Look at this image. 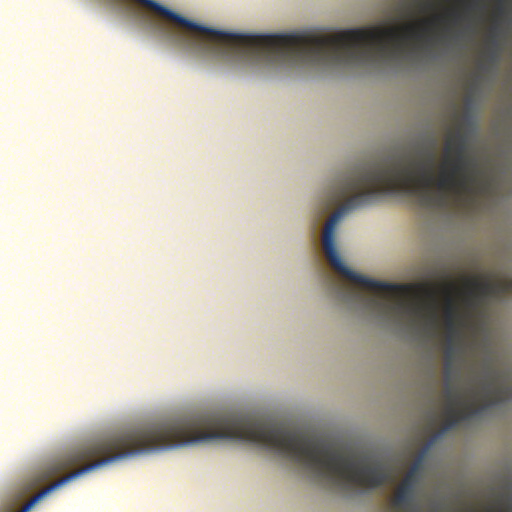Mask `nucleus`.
I'll return each instance as SVG.
<instances>
[{"label": "nucleus", "mask_w": 512, "mask_h": 512, "mask_svg": "<svg viewBox=\"0 0 512 512\" xmlns=\"http://www.w3.org/2000/svg\"><path fill=\"white\" fill-rule=\"evenodd\" d=\"M433 153L428 151L426 161L410 158H383L359 164L342 175L330 193L325 209L339 201L344 204L326 221L322 235L324 254L337 273L356 285L374 291L364 293L358 288H346L344 298L358 304L368 312L394 318L398 321L436 320L435 295L411 284H389L383 280L367 278L345 266L335 244V229L346 212L371 205L382 195L407 193L417 198L423 208H442L451 194H461V127L448 134L444 156L438 175L432 174Z\"/></svg>", "instance_id": "1"}, {"label": "nucleus", "mask_w": 512, "mask_h": 512, "mask_svg": "<svg viewBox=\"0 0 512 512\" xmlns=\"http://www.w3.org/2000/svg\"><path fill=\"white\" fill-rule=\"evenodd\" d=\"M132 16L159 29L189 48L212 46L223 57L239 61V33H227L201 26L155 0H116Z\"/></svg>", "instance_id": "2"}, {"label": "nucleus", "mask_w": 512, "mask_h": 512, "mask_svg": "<svg viewBox=\"0 0 512 512\" xmlns=\"http://www.w3.org/2000/svg\"><path fill=\"white\" fill-rule=\"evenodd\" d=\"M463 294L467 309H477L488 297L512 294V278L502 280L468 278L463 282Z\"/></svg>", "instance_id": "3"}, {"label": "nucleus", "mask_w": 512, "mask_h": 512, "mask_svg": "<svg viewBox=\"0 0 512 512\" xmlns=\"http://www.w3.org/2000/svg\"><path fill=\"white\" fill-rule=\"evenodd\" d=\"M446 395L448 399V406L445 411V431H447V429L457 427L462 420L475 416V414H479L482 410L474 407L473 403H463V401H461V397L453 392L450 385L447 386Z\"/></svg>", "instance_id": "4"}, {"label": "nucleus", "mask_w": 512, "mask_h": 512, "mask_svg": "<svg viewBox=\"0 0 512 512\" xmlns=\"http://www.w3.org/2000/svg\"><path fill=\"white\" fill-rule=\"evenodd\" d=\"M457 292L461 295L462 300L465 304L463 287L459 288L455 284H447L444 287L445 293V306H444V320L446 328L449 333L455 334L458 331L459 324L461 322V312L456 302L455 294Z\"/></svg>", "instance_id": "5"}, {"label": "nucleus", "mask_w": 512, "mask_h": 512, "mask_svg": "<svg viewBox=\"0 0 512 512\" xmlns=\"http://www.w3.org/2000/svg\"><path fill=\"white\" fill-rule=\"evenodd\" d=\"M484 397L487 400L486 405L498 404V402L505 401V399L512 398V385L499 386V388L491 389L490 385L485 383L483 385Z\"/></svg>", "instance_id": "6"}, {"label": "nucleus", "mask_w": 512, "mask_h": 512, "mask_svg": "<svg viewBox=\"0 0 512 512\" xmlns=\"http://www.w3.org/2000/svg\"><path fill=\"white\" fill-rule=\"evenodd\" d=\"M413 504V493L405 482L404 478L395 492L393 506L395 508L408 509Z\"/></svg>", "instance_id": "7"}, {"label": "nucleus", "mask_w": 512, "mask_h": 512, "mask_svg": "<svg viewBox=\"0 0 512 512\" xmlns=\"http://www.w3.org/2000/svg\"><path fill=\"white\" fill-rule=\"evenodd\" d=\"M421 468V459L416 460L410 469L408 470L406 476L404 477L405 482L410 488L412 494L414 493V488L417 481V474Z\"/></svg>", "instance_id": "8"}, {"label": "nucleus", "mask_w": 512, "mask_h": 512, "mask_svg": "<svg viewBox=\"0 0 512 512\" xmlns=\"http://www.w3.org/2000/svg\"><path fill=\"white\" fill-rule=\"evenodd\" d=\"M487 58L490 63H497L499 58L498 43L494 34L491 36V46L487 52Z\"/></svg>", "instance_id": "9"}, {"label": "nucleus", "mask_w": 512, "mask_h": 512, "mask_svg": "<svg viewBox=\"0 0 512 512\" xmlns=\"http://www.w3.org/2000/svg\"><path fill=\"white\" fill-rule=\"evenodd\" d=\"M508 13H510V10L507 8L506 0H499L497 3L495 18L501 19V17L506 16Z\"/></svg>", "instance_id": "10"}, {"label": "nucleus", "mask_w": 512, "mask_h": 512, "mask_svg": "<svg viewBox=\"0 0 512 512\" xmlns=\"http://www.w3.org/2000/svg\"><path fill=\"white\" fill-rule=\"evenodd\" d=\"M494 512H512V499H509L505 504H500L498 508L495 509Z\"/></svg>", "instance_id": "11"}, {"label": "nucleus", "mask_w": 512, "mask_h": 512, "mask_svg": "<svg viewBox=\"0 0 512 512\" xmlns=\"http://www.w3.org/2000/svg\"><path fill=\"white\" fill-rule=\"evenodd\" d=\"M480 0H467L465 8L466 10H473V8L477 7Z\"/></svg>", "instance_id": "12"}, {"label": "nucleus", "mask_w": 512, "mask_h": 512, "mask_svg": "<svg viewBox=\"0 0 512 512\" xmlns=\"http://www.w3.org/2000/svg\"><path fill=\"white\" fill-rule=\"evenodd\" d=\"M444 370H445V376H446L447 380H449L450 375H451V364H450V362H446Z\"/></svg>", "instance_id": "13"}, {"label": "nucleus", "mask_w": 512, "mask_h": 512, "mask_svg": "<svg viewBox=\"0 0 512 512\" xmlns=\"http://www.w3.org/2000/svg\"><path fill=\"white\" fill-rule=\"evenodd\" d=\"M429 5H430L429 3H424V4H423V7H427V8H428V7H429Z\"/></svg>", "instance_id": "14"}, {"label": "nucleus", "mask_w": 512, "mask_h": 512, "mask_svg": "<svg viewBox=\"0 0 512 512\" xmlns=\"http://www.w3.org/2000/svg\"><path fill=\"white\" fill-rule=\"evenodd\" d=\"M433 512H440L439 510H434Z\"/></svg>", "instance_id": "15"}]
</instances>
